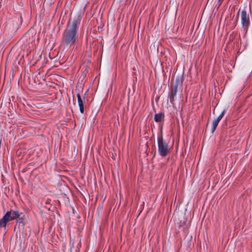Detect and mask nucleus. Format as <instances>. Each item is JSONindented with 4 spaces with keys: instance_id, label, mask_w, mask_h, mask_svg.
<instances>
[{
    "instance_id": "f257e3e1",
    "label": "nucleus",
    "mask_w": 252,
    "mask_h": 252,
    "mask_svg": "<svg viewBox=\"0 0 252 252\" xmlns=\"http://www.w3.org/2000/svg\"><path fill=\"white\" fill-rule=\"evenodd\" d=\"M81 18L75 17L72 21H69L62 34L61 46L69 48L74 46L79 41V29Z\"/></svg>"
},
{
    "instance_id": "f03ea898",
    "label": "nucleus",
    "mask_w": 252,
    "mask_h": 252,
    "mask_svg": "<svg viewBox=\"0 0 252 252\" xmlns=\"http://www.w3.org/2000/svg\"><path fill=\"white\" fill-rule=\"evenodd\" d=\"M251 9L250 6H244L242 10L240 9L237 14L238 18L239 17L240 18L242 28L246 32H247L251 25Z\"/></svg>"
},
{
    "instance_id": "7ed1b4c3",
    "label": "nucleus",
    "mask_w": 252,
    "mask_h": 252,
    "mask_svg": "<svg viewBox=\"0 0 252 252\" xmlns=\"http://www.w3.org/2000/svg\"><path fill=\"white\" fill-rule=\"evenodd\" d=\"M183 79L180 77H177L174 85H171L168 94V99L173 107L175 106L178 90L182 91Z\"/></svg>"
},
{
    "instance_id": "20e7f679",
    "label": "nucleus",
    "mask_w": 252,
    "mask_h": 252,
    "mask_svg": "<svg viewBox=\"0 0 252 252\" xmlns=\"http://www.w3.org/2000/svg\"><path fill=\"white\" fill-rule=\"evenodd\" d=\"M22 214H23L22 213H20L17 210L7 211L3 216L2 218L0 220V227H5L8 221L15 220Z\"/></svg>"
},
{
    "instance_id": "39448f33",
    "label": "nucleus",
    "mask_w": 252,
    "mask_h": 252,
    "mask_svg": "<svg viewBox=\"0 0 252 252\" xmlns=\"http://www.w3.org/2000/svg\"><path fill=\"white\" fill-rule=\"evenodd\" d=\"M158 152L162 157H166L169 153L168 144L164 140L162 134L157 139Z\"/></svg>"
},
{
    "instance_id": "423d86ee",
    "label": "nucleus",
    "mask_w": 252,
    "mask_h": 252,
    "mask_svg": "<svg viewBox=\"0 0 252 252\" xmlns=\"http://www.w3.org/2000/svg\"><path fill=\"white\" fill-rule=\"evenodd\" d=\"M78 103L79 107V110L80 112L82 114H83L84 112V102L83 100L82 99L79 94H77Z\"/></svg>"
},
{
    "instance_id": "0eeeda50",
    "label": "nucleus",
    "mask_w": 252,
    "mask_h": 252,
    "mask_svg": "<svg viewBox=\"0 0 252 252\" xmlns=\"http://www.w3.org/2000/svg\"><path fill=\"white\" fill-rule=\"evenodd\" d=\"M164 116V114L162 113L156 114L154 116V120L156 122H160L163 119Z\"/></svg>"
},
{
    "instance_id": "6e6552de",
    "label": "nucleus",
    "mask_w": 252,
    "mask_h": 252,
    "mask_svg": "<svg viewBox=\"0 0 252 252\" xmlns=\"http://www.w3.org/2000/svg\"><path fill=\"white\" fill-rule=\"evenodd\" d=\"M219 123V122L217 120H216V119H215L213 121V122L212 123V128H211V130H212V132H214L215 131Z\"/></svg>"
},
{
    "instance_id": "1a4fd4ad",
    "label": "nucleus",
    "mask_w": 252,
    "mask_h": 252,
    "mask_svg": "<svg viewBox=\"0 0 252 252\" xmlns=\"http://www.w3.org/2000/svg\"><path fill=\"white\" fill-rule=\"evenodd\" d=\"M226 112V110L225 109L223 110L221 113V114L216 119V120L220 122V121L221 120V119L223 117Z\"/></svg>"
},
{
    "instance_id": "9d476101",
    "label": "nucleus",
    "mask_w": 252,
    "mask_h": 252,
    "mask_svg": "<svg viewBox=\"0 0 252 252\" xmlns=\"http://www.w3.org/2000/svg\"><path fill=\"white\" fill-rule=\"evenodd\" d=\"M16 219L17 223H18L19 224H22L23 226L24 225V219L23 217H20H20H19V218H18Z\"/></svg>"
},
{
    "instance_id": "9b49d317",
    "label": "nucleus",
    "mask_w": 252,
    "mask_h": 252,
    "mask_svg": "<svg viewBox=\"0 0 252 252\" xmlns=\"http://www.w3.org/2000/svg\"><path fill=\"white\" fill-rule=\"evenodd\" d=\"M223 0H217V3L216 6H218V8L220 7L223 2Z\"/></svg>"
}]
</instances>
